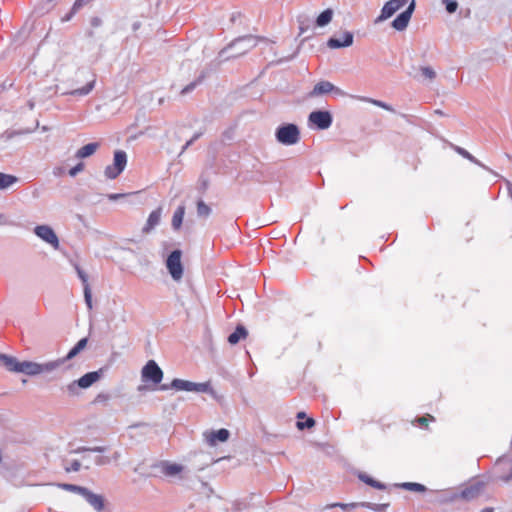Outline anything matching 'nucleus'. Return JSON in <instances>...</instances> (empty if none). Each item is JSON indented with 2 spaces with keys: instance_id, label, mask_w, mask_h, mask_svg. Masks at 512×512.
<instances>
[{
  "instance_id": "nucleus-47",
  "label": "nucleus",
  "mask_w": 512,
  "mask_h": 512,
  "mask_svg": "<svg viewBox=\"0 0 512 512\" xmlns=\"http://www.w3.org/2000/svg\"><path fill=\"white\" fill-rule=\"evenodd\" d=\"M119 196H120V195L115 194V195L110 196V198H111V199H117Z\"/></svg>"
},
{
  "instance_id": "nucleus-11",
  "label": "nucleus",
  "mask_w": 512,
  "mask_h": 512,
  "mask_svg": "<svg viewBox=\"0 0 512 512\" xmlns=\"http://www.w3.org/2000/svg\"><path fill=\"white\" fill-rule=\"evenodd\" d=\"M203 436L208 445L215 446L217 442H226L229 439L230 433L227 429L222 428L217 431H205Z\"/></svg>"
},
{
  "instance_id": "nucleus-17",
  "label": "nucleus",
  "mask_w": 512,
  "mask_h": 512,
  "mask_svg": "<svg viewBox=\"0 0 512 512\" xmlns=\"http://www.w3.org/2000/svg\"><path fill=\"white\" fill-rule=\"evenodd\" d=\"M353 43V35L350 32H345L342 38H330L328 40V46L330 48H341L348 47Z\"/></svg>"
},
{
  "instance_id": "nucleus-41",
  "label": "nucleus",
  "mask_w": 512,
  "mask_h": 512,
  "mask_svg": "<svg viewBox=\"0 0 512 512\" xmlns=\"http://www.w3.org/2000/svg\"><path fill=\"white\" fill-rule=\"evenodd\" d=\"M446 3H447L446 10L449 13H454L457 10L458 2H446Z\"/></svg>"
},
{
  "instance_id": "nucleus-9",
  "label": "nucleus",
  "mask_w": 512,
  "mask_h": 512,
  "mask_svg": "<svg viewBox=\"0 0 512 512\" xmlns=\"http://www.w3.org/2000/svg\"><path fill=\"white\" fill-rule=\"evenodd\" d=\"M309 121L318 129L324 130L330 127L332 117L328 111H313L309 115Z\"/></svg>"
},
{
  "instance_id": "nucleus-39",
  "label": "nucleus",
  "mask_w": 512,
  "mask_h": 512,
  "mask_svg": "<svg viewBox=\"0 0 512 512\" xmlns=\"http://www.w3.org/2000/svg\"><path fill=\"white\" fill-rule=\"evenodd\" d=\"M84 169V163L80 162L78 163L76 166L72 167L70 170H69V175L71 177H74L76 176L79 172H81L82 170Z\"/></svg>"
},
{
  "instance_id": "nucleus-46",
  "label": "nucleus",
  "mask_w": 512,
  "mask_h": 512,
  "mask_svg": "<svg viewBox=\"0 0 512 512\" xmlns=\"http://www.w3.org/2000/svg\"><path fill=\"white\" fill-rule=\"evenodd\" d=\"M480 512H494L493 508H485Z\"/></svg>"
},
{
  "instance_id": "nucleus-14",
  "label": "nucleus",
  "mask_w": 512,
  "mask_h": 512,
  "mask_svg": "<svg viewBox=\"0 0 512 512\" xmlns=\"http://www.w3.org/2000/svg\"><path fill=\"white\" fill-rule=\"evenodd\" d=\"M332 91L340 92V90L335 88V86L331 82L320 81L314 86L313 90L309 93V97H317L323 94L330 93Z\"/></svg>"
},
{
  "instance_id": "nucleus-18",
  "label": "nucleus",
  "mask_w": 512,
  "mask_h": 512,
  "mask_svg": "<svg viewBox=\"0 0 512 512\" xmlns=\"http://www.w3.org/2000/svg\"><path fill=\"white\" fill-rule=\"evenodd\" d=\"M91 506H93L97 511H101L104 508V500L103 497L97 494L92 493L88 489L86 490L83 496Z\"/></svg>"
},
{
  "instance_id": "nucleus-23",
  "label": "nucleus",
  "mask_w": 512,
  "mask_h": 512,
  "mask_svg": "<svg viewBox=\"0 0 512 512\" xmlns=\"http://www.w3.org/2000/svg\"><path fill=\"white\" fill-rule=\"evenodd\" d=\"M18 182V178L11 174L0 172V190L7 189Z\"/></svg>"
},
{
  "instance_id": "nucleus-43",
  "label": "nucleus",
  "mask_w": 512,
  "mask_h": 512,
  "mask_svg": "<svg viewBox=\"0 0 512 512\" xmlns=\"http://www.w3.org/2000/svg\"><path fill=\"white\" fill-rule=\"evenodd\" d=\"M195 86H196V83H195V82H194V83H191V84H189V85H187L186 87H184V88L182 89L181 94H182V95H184V94H186V93H188V92L192 91V90L195 88Z\"/></svg>"
},
{
  "instance_id": "nucleus-8",
  "label": "nucleus",
  "mask_w": 512,
  "mask_h": 512,
  "mask_svg": "<svg viewBox=\"0 0 512 512\" xmlns=\"http://www.w3.org/2000/svg\"><path fill=\"white\" fill-rule=\"evenodd\" d=\"M34 232L39 238L52 245L55 249L59 247L58 237L51 227L39 225L35 227Z\"/></svg>"
},
{
  "instance_id": "nucleus-33",
  "label": "nucleus",
  "mask_w": 512,
  "mask_h": 512,
  "mask_svg": "<svg viewBox=\"0 0 512 512\" xmlns=\"http://www.w3.org/2000/svg\"><path fill=\"white\" fill-rule=\"evenodd\" d=\"M363 100H365V101H367L369 103H372V104H374V105H376V106H378L380 108H383V109H385L387 111H391V112L394 111V109L390 105H388V104H386V103H384L382 101L371 99V98H363Z\"/></svg>"
},
{
  "instance_id": "nucleus-4",
  "label": "nucleus",
  "mask_w": 512,
  "mask_h": 512,
  "mask_svg": "<svg viewBox=\"0 0 512 512\" xmlns=\"http://www.w3.org/2000/svg\"><path fill=\"white\" fill-rule=\"evenodd\" d=\"M127 163V155L124 151L118 150L114 153V162L105 169V175L109 179H115L124 170Z\"/></svg>"
},
{
  "instance_id": "nucleus-34",
  "label": "nucleus",
  "mask_w": 512,
  "mask_h": 512,
  "mask_svg": "<svg viewBox=\"0 0 512 512\" xmlns=\"http://www.w3.org/2000/svg\"><path fill=\"white\" fill-rule=\"evenodd\" d=\"M430 421H434V417L429 414L416 419V423L421 427H428Z\"/></svg>"
},
{
  "instance_id": "nucleus-5",
  "label": "nucleus",
  "mask_w": 512,
  "mask_h": 512,
  "mask_svg": "<svg viewBox=\"0 0 512 512\" xmlns=\"http://www.w3.org/2000/svg\"><path fill=\"white\" fill-rule=\"evenodd\" d=\"M181 255H182V253L180 250H174L168 256L167 261H166V267H167L171 277L176 281H179L183 275Z\"/></svg>"
},
{
  "instance_id": "nucleus-3",
  "label": "nucleus",
  "mask_w": 512,
  "mask_h": 512,
  "mask_svg": "<svg viewBox=\"0 0 512 512\" xmlns=\"http://www.w3.org/2000/svg\"><path fill=\"white\" fill-rule=\"evenodd\" d=\"M59 365L58 362H49L45 364H38L30 361H23L19 365L18 372L25 373L27 375H37L45 371H52Z\"/></svg>"
},
{
  "instance_id": "nucleus-22",
  "label": "nucleus",
  "mask_w": 512,
  "mask_h": 512,
  "mask_svg": "<svg viewBox=\"0 0 512 512\" xmlns=\"http://www.w3.org/2000/svg\"><path fill=\"white\" fill-rule=\"evenodd\" d=\"M0 360L9 371L18 372L21 362H19L16 358L2 354L0 355Z\"/></svg>"
},
{
  "instance_id": "nucleus-42",
  "label": "nucleus",
  "mask_w": 512,
  "mask_h": 512,
  "mask_svg": "<svg viewBox=\"0 0 512 512\" xmlns=\"http://www.w3.org/2000/svg\"><path fill=\"white\" fill-rule=\"evenodd\" d=\"M359 504L357 503H351V504H334L332 505V507H336V506H339L341 507L342 509H347V508H355L357 507Z\"/></svg>"
},
{
  "instance_id": "nucleus-21",
  "label": "nucleus",
  "mask_w": 512,
  "mask_h": 512,
  "mask_svg": "<svg viewBox=\"0 0 512 512\" xmlns=\"http://www.w3.org/2000/svg\"><path fill=\"white\" fill-rule=\"evenodd\" d=\"M248 335L247 330L244 326L238 325L233 333L228 337V342L231 345L237 344L241 339H245Z\"/></svg>"
},
{
  "instance_id": "nucleus-1",
  "label": "nucleus",
  "mask_w": 512,
  "mask_h": 512,
  "mask_svg": "<svg viewBox=\"0 0 512 512\" xmlns=\"http://www.w3.org/2000/svg\"><path fill=\"white\" fill-rule=\"evenodd\" d=\"M141 377L143 382L158 385L163 379V371L154 360H149L142 368Z\"/></svg>"
},
{
  "instance_id": "nucleus-6",
  "label": "nucleus",
  "mask_w": 512,
  "mask_h": 512,
  "mask_svg": "<svg viewBox=\"0 0 512 512\" xmlns=\"http://www.w3.org/2000/svg\"><path fill=\"white\" fill-rule=\"evenodd\" d=\"M171 388L178 391H194V392H208L210 391L209 382L206 383H194L182 379H174L171 382Z\"/></svg>"
},
{
  "instance_id": "nucleus-25",
  "label": "nucleus",
  "mask_w": 512,
  "mask_h": 512,
  "mask_svg": "<svg viewBox=\"0 0 512 512\" xmlns=\"http://www.w3.org/2000/svg\"><path fill=\"white\" fill-rule=\"evenodd\" d=\"M185 214V208L184 206H179L176 211L174 212V215L172 217V226L174 229L178 230L183 222Z\"/></svg>"
},
{
  "instance_id": "nucleus-27",
  "label": "nucleus",
  "mask_w": 512,
  "mask_h": 512,
  "mask_svg": "<svg viewBox=\"0 0 512 512\" xmlns=\"http://www.w3.org/2000/svg\"><path fill=\"white\" fill-rule=\"evenodd\" d=\"M333 16V11L331 9H327L320 13V15L316 19V24L319 27H323L327 25L331 20Z\"/></svg>"
},
{
  "instance_id": "nucleus-48",
  "label": "nucleus",
  "mask_w": 512,
  "mask_h": 512,
  "mask_svg": "<svg viewBox=\"0 0 512 512\" xmlns=\"http://www.w3.org/2000/svg\"><path fill=\"white\" fill-rule=\"evenodd\" d=\"M167 388H168V387H167L166 385H162V386L160 387V389H161V390H166Z\"/></svg>"
},
{
  "instance_id": "nucleus-38",
  "label": "nucleus",
  "mask_w": 512,
  "mask_h": 512,
  "mask_svg": "<svg viewBox=\"0 0 512 512\" xmlns=\"http://www.w3.org/2000/svg\"><path fill=\"white\" fill-rule=\"evenodd\" d=\"M80 467H81V463L78 460H74L71 462V464L69 466L65 467V471L67 473L76 472V471H79Z\"/></svg>"
},
{
  "instance_id": "nucleus-24",
  "label": "nucleus",
  "mask_w": 512,
  "mask_h": 512,
  "mask_svg": "<svg viewBox=\"0 0 512 512\" xmlns=\"http://www.w3.org/2000/svg\"><path fill=\"white\" fill-rule=\"evenodd\" d=\"M483 484L478 482L475 485H471L470 487L464 489L462 491V497L465 499H472L476 497L482 490Z\"/></svg>"
},
{
  "instance_id": "nucleus-28",
  "label": "nucleus",
  "mask_w": 512,
  "mask_h": 512,
  "mask_svg": "<svg viewBox=\"0 0 512 512\" xmlns=\"http://www.w3.org/2000/svg\"><path fill=\"white\" fill-rule=\"evenodd\" d=\"M398 487L403 488L405 490L414 491V492H424L426 491V487L419 483L414 482H404L401 484H397Z\"/></svg>"
},
{
  "instance_id": "nucleus-16",
  "label": "nucleus",
  "mask_w": 512,
  "mask_h": 512,
  "mask_svg": "<svg viewBox=\"0 0 512 512\" xmlns=\"http://www.w3.org/2000/svg\"><path fill=\"white\" fill-rule=\"evenodd\" d=\"M77 274L79 276V278L81 279L83 285H84V298H85V302L87 304V307L89 310L92 309V294H91V288H90V285L88 283V276L87 274L82 271L80 268L77 267Z\"/></svg>"
},
{
  "instance_id": "nucleus-26",
  "label": "nucleus",
  "mask_w": 512,
  "mask_h": 512,
  "mask_svg": "<svg viewBox=\"0 0 512 512\" xmlns=\"http://www.w3.org/2000/svg\"><path fill=\"white\" fill-rule=\"evenodd\" d=\"M87 338H82L77 344L68 352L64 360H70L74 358L80 351H82L87 345Z\"/></svg>"
},
{
  "instance_id": "nucleus-32",
  "label": "nucleus",
  "mask_w": 512,
  "mask_h": 512,
  "mask_svg": "<svg viewBox=\"0 0 512 512\" xmlns=\"http://www.w3.org/2000/svg\"><path fill=\"white\" fill-rule=\"evenodd\" d=\"M360 506L372 509L377 512H383L389 506V504L360 503Z\"/></svg>"
},
{
  "instance_id": "nucleus-13",
  "label": "nucleus",
  "mask_w": 512,
  "mask_h": 512,
  "mask_svg": "<svg viewBox=\"0 0 512 512\" xmlns=\"http://www.w3.org/2000/svg\"><path fill=\"white\" fill-rule=\"evenodd\" d=\"M406 3L407 2H386L384 7L382 8L380 16L377 18V21H382L390 18L396 12L404 8Z\"/></svg>"
},
{
  "instance_id": "nucleus-7",
  "label": "nucleus",
  "mask_w": 512,
  "mask_h": 512,
  "mask_svg": "<svg viewBox=\"0 0 512 512\" xmlns=\"http://www.w3.org/2000/svg\"><path fill=\"white\" fill-rule=\"evenodd\" d=\"M415 9V2H409V5L405 7L399 15L392 22V27L398 31L404 30L411 18V15Z\"/></svg>"
},
{
  "instance_id": "nucleus-30",
  "label": "nucleus",
  "mask_w": 512,
  "mask_h": 512,
  "mask_svg": "<svg viewBox=\"0 0 512 512\" xmlns=\"http://www.w3.org/2000/svg\"><path fill=\"white\" fill-rule=\"evenodd\" d=\"M59 487L66 490V491H69V492H74V493H78L82 496H84L87 488L85 487H81V486H77V485H73V484H59Z\"/></svg>"
},
{
  "instance_id": "nucleus-19",
  "label": "nucleus",
  "mask_w": 512,
  "mask_h": 512,
  "mask_svg": "<svg viewBox=\"0 0 512 512\" xmlns=\"http://www.w3.org/2000/svg\"><path fill=\"white\" fill-rule=\"evenodd\" d=\"M161 472L166 476H175L182 472L183 467L176 463L162 462L160 464Z\"/></svg>"
},
{
  "instance_id": "nucleus-29",
  "label": "nucleus",
  "mask_w": 512,
  "mask_h": 512,
  "mask_svg": "<svg viewBox=\"0 0 512 512\" xmlns=\"http://www.w3.org/2000/svg\"><path fill=\"white\" fill-rule=\"evenodd\" d=\"M359 478L365 482L366 484L372 486L373 488H376L378 490H385L386 489V485L377 481V480H374L373 478H371L370 476L368 475H360Z\"/></svg>"
},
{
  "instance_id": "nucleus-45",
  "label": "nucleus",
  "mask_w": 512,
  "mask_h": 512,
  "mask_svg": "<svg viewBox=\"0 0 512 512\" xmlns=\"http://www.w3.org/2000/svg\"><path fill=\"white\" fill-rule=\"evenodd\" d=\"M304 416H305V413H304V412H299V413L297 414V418H298V419L304 418Z\"/></svg>"
},
{
  "instance_id": "nucleus-31",
  "label": "nucleus",
  "mask_w": 512,
  "mask_h": 512,
  "mask_svg": "<svg viewBox=\"0 0 512 512\" xmlns=\"http://www.w3.org/2000/svg\"><path fill=\"white\" fill-rule=\"evenodd\" d=\"M211 213V208L202 200L197 202V214L200 217H208Z\"/></svg>"
},
{
  "instance_id": "nucleus-15",
  "label": "nucleus",
  "mask_w": 512,
  "mask_h": 512,
  "mask_svg": "<svg viewBox=\"0 0 512 512\" xmlns=\"http://www.w3.org/2000/svg\"><path fill=\"white\" fill-rule=\"evenodd\" d=\"M161 214H162V208L158 207L157 209L153 210L147 219V222L145 226L142 229V232L144 234H148L151 232L159 223L161 220Z\"/></svg>"
},
{
  "instance_id": "nucleus-12",
  "label": "nucleus",
  "mask_w": 512,
  "mask_h": 512,
  "mask_svg": "<svg viewBox=\"0 0 512 512\" xmlns=\"http://www.w3.org/2000/svg\"><path fill=\"white\" fill-rule=\"evenodd\" d=\"M100 378V373L97 371L89 372L79 378L76 382H72L68 385V390L74 392V388L78 385L80 388H88Z\"/></svg>"
},
{
  "instance_id": "nucleus-49",
  "label": "nucleus",
  "mask_w": 512,
  "mask_h": 512,
  "mask_svg": "<svg viewBox=\"0 0 512 512\" xmlns=\"http://www.w3.org/2000/svg\"><path fill=\"white\" fill-rule=\"evenodd\" d=\"M207 185H208L207 181H204V182H203V187H204V189L207 187Z\"/></svg>"
},
{
  "instance_id": "nucleus-2",
  "label": "nucleus",
  "mask_w": 512,
  "mask_h": 512,
  "mask_svg": "<svg viewBox=\"0 0 512 512\" xmlns=\"http://www.w3.org/2000/svg\"><path fill=\"white\" fill-rule=\"evenodd\" d=\"M277 140L285 145H293L299 141V129L294 124H287L278 128Z\"/></svg>"
},
{
  "instance_id": "nucleus-40",
  "label": "nucleus",
  "mask_w": 512,
  "mask_h": 512,
  "mask_svg": "<svg viewBox=\"0 0 512 512\" xmlns=\"http://www.w3.org/2000/svg\"><path fill=\"white\" fill-rule=\"evenodd\" d=\"M104 448L103 447H94V448H86V447H82V448H78L76 450V452H84V451H92V452H104Z\"/></svg>"
},
{
  "instance_id": "nucleus-10",
  "label": "nucleus",
  "mask_w": 512,
  "mask_h": 512,
  "mask_svg": "<svg viewBox=\"0 0 512 512\" xmlns=\"http://www.w3.org/2000/svg\"><path fill=\"white\" fill-rule=\"evenodd\" d=\"M79 76L85 81V86L75 88L70 92V94L77 96H85L93 90L96 83V76L90 72H81Z\"/></svg>"
},
{
  "instance_id": "nucleus-36",
  "label": "nucleus",
  "mask_w": 512,
  "mask_h": 512,
  "mask_svg": "<svg viewBox=\"0 0 512 512\" xmlns=\"http://www.w3.org/2000/svg\"><path fill=\"white\" fill-rule=\"evenodd\" d=\"M315 425V421L313 418H307L305 422H297V427L300 430H303L304 428H312Z\"/></svg>"
},
{
  "instance_id": "nucleus-44",
  "label": "nucleus",
  "mask_w": 512,
  "mask_h": 512,
  "mask_svg": "<svg viewBox=\"0 0 512 512\" xmlns=\"http://www.w3.org/2000/svg\"><path fill=\"white\" fill-rule=\"evenodd\" d=\"M80 6H81V2H75L74 6H73V10L75 11V10H76V9H78Z\"/></svg>"
},
{
  "instance_id": "nucleus-20",
  "label": "nucleus",
  "mask_w": 512,
  "mask_h": 512,
  "mask_svg": "<svg viewBox=\"0 0 512 512\" xmlns=\"http://www.w3.org/2000/svg\"><path fill=\"white\" fill-rule=\"evenodd\" d=\"M98 148L99 143L97 142L86 144L76 152V157L79 159L89 157L93 155Z\"/></svg>"
},
{
  "instance_id": "nucleus-35",
  "label": "nucleus",
  "mask_w": 512,
  "mask_h": 512,
  "mask_svg": "<svg viewBox=\"0 0 512 512\" xmlns=\"http://www.w3.org/2000/svg\"><path fill=\"white\" fill-rule=\"evenodd\" d=\"M421 73L425 78L430 80L436 77V73L431 67H421Z\"/></svg>"
},
{
  "instance_id": "nucleus-37",
  "label": "nucleus",
  "mask_w": 512,
  "mask_h": 512,
  "mask_svg": "<svg viewBox=\"0 0 512 512\" xmlns=\"http://www.w3.org/2000/svg\"><path fill=\"white\" fill-rule=\"evenodd\" d=\"M454 150L461 156H463L464 158L470 160V161H474V157L467 151L465 150L464 148H461L459 146H456L454 147Z\"/></svg>"
}]
</instances>
